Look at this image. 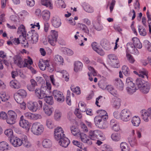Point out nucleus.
<instances>
[{
  "mask_svg": "<svg viewBox=\"0 0 151 151\" xmlns=\"http://www.w3.org/2000/svg\"><path fill=\"white\" fill-rule=\"evenodd\" d=\"M8 114L9 117H12L15 119H17V114L12 110H10L8 111Z\"/></svg>",
  "mask_w": 151,
  "mask_h": 151,
  "instance_id": "nucleus-58",
  "label": "nucleus"
},
{
  "mask_svg": "<svg viewBox=\"0 0 151 151\" xmlns=\"http://www.w3.org/2000/svg\"><path fill=\"white\" fill-rule=\"evenodd\" d=\"M54 60L56 63H60V64L63 63V59L62 57L57 55H55Z\"/></svg>",
  "mask_w": 151,
  "mask_h": 151,
  "instance_id": "nucleus-53",
  "label": "nucleus"
},
{
  "mask_svg": "<svg viewBox=\"0 0 151 151\" xmlns=\"http://www.w3.org/2000/svg\"><path fill=\"white\" fill-rule=\"evenodd\" d=\"M51 22L53 26L56 28L59 27L61 24L60 18L59 17L56 16L52 18Z\"/></svg>",
  "mask_w": 151,
  "mask_h": 151,
  "instance_id": "nucleus-17",
  "label": "nucleus"
},
{
  "mask_svg": "<svg viewBox=\"0 0 151 151\" xmlns=\"http://www.w3.org/2000/svg\"><path fill=\"white\" fill-rule=\"evenodd\" d=\"M97 112L99 114V116L101 117L103 119V120H106L108 118V116L106 112L102 109L99 110L97 111Z\"/></svg>",
  "mask_w": 151,
  "mask_h": 151,
  "instance_id": "nucleus-21",
  "label": "nucleus"
},
{
  "mask_svg": "<svg viewBox=\"0 0 151 151\" xmlns=\"http://www.w3.org/2000/svg\"><path fill=\"white\" fill-rule=\"evenodd\" d=\"M51 33V34L48 37V40L50 44L54 46L55 45V43L57 40L58 33L57 31L55 30H52Z\"/></svg>",
  "mask_w": 151,
  "mask_h": 151,
  "instance_id": "nucleus-8",
  "label": "nucleus"
},
{
  "mask_svg": "<svg viewBox=\"0 0 151 151\" xmlns=\"http://www.w3.org/2000/svg\"><path fill=\"white\" fill-rule=\"evenodd\" d=\"M115 84L116 87L119 90L122 91L124 87V84L121 80L119 78L115 79Z\"/></svg>",
  "mask_w": 151,
  "mask_h": 151,
  "instance_id": "nucleus-23",
  "label": "nucleus"
},
{
  "mask_svg": "<svg viewBox=\"0 0 151 151\" xmlns=\"http://www.w3.org/2000/svg\"><path fill=\"white\" fill-rule=\"evenodd\" d=\"M61 114L60 112L58 110H56L55 112L54 118L56 120H58L61 117Z\"/></svg>",
  "mask_w": 151,
  "mask_h": 151,
  "instance_id": "nucleus-60",
  "label": "nucleus"
},
{
  "mask_svg": "<svg viewBox=\"0 0 151 151\" xmlns=\"http://www.w3.org/2000/svg\"><path fill=\"white\" fill-rule=\"evenodd\" d=\"M5 134L10 139H12L14 137L12 130L11 129H8L4 131Z\"/></svg>",
  "mask_w": 151,
  "mask_h": 151,
  "instance_id": "nucleus-44",
  "label": "nucleus"
},
{
  "mask_svg": "<svg viewBox=\"0 0 151 151\" xmlns=\"http://www.w3.org/2000/svg\"><path fill=\"white\" fill-rule=\"evenodd\" d=\"M43 109L45 113L47 115L50 116L52 114L53 109L51 106L45 105L44 106Z\"/></svg>",
  "mask_w": 151,
  "mask_h": 151,
  "instance_id": "nucleus-32",
  "label": "nucleus"
},
{
  "mask_svg": "<svg viewBox=\"0 0 151 151\" xmlns=\"http://www.w3.org/2000/svg\"><path fill=\"white\" fill-rule=\"evenodd\" d=\"M81 141L84 143H87L91 145L92 144V141L90 139L89 135L88 136L83 133H80L79 134Z\"/></svg>",
  "mask_w": 151,
  "mask_h": 151,
  "instance_id": "nucleus-14",
  "label": "nucleus"
},
{
  "mask_svg": "<svg viewBox=\"0 0 151 151\" xmlns=\"http://www.w3.org/2000/svg\"><path fill=\"white\" fill-rule=\"evenodd\" d=\"M46 124L47 127L50 129L53 128L54 126L53 122L50 119L47 120Z\"/></svg>",
  "mask_w": 151,
  "mask_h": 151,
  "instance_id": "nucleus-56",
  "label": "nucleus"
},
{
  "mask_svg": "<svg viewBox=\"0 0 151 151\" xmlns=\"http://www.w3.org/2000/svg\"><path fill=\"white\" fill-rule=\"evenodd\" d=\"M22 144L24 147L27 148L30 147L31 145L30 143L28 141L27 137L23 135L22 137Z\"/></svg>",
  "mask_w": 151,
  "mask_h": 151,
  "instance_id": "nucleus-31",
  "label": "nucleus"
},
{
  "mask_svg": "<svg viewBox=\"0 0 151 151\" xmlns=\"http://www.w3.org/2000/svg\"><path fill=\"white\" fill-rule=\"evenodd\" d=\"M58 72L62 74V77L64 79L65 81H69V74L66 70H60Z\"/></svg>",
  "mask_w": 151,
  "mask_h": 151,
  "instance_id": "nucleus-42",
  "label": "nucleus"
},
{
  "mask_svg": "<svg viewBox=\"0 0 151 151\" xmlns=\"http://www.w3.org/2000/svg\"><path fill=\"white\" fill-rule=\"evenodd\" d=\"M44 100L46 102L50 105H52L54 103V101L52 96H46L44 97Z\"/></svg>",
  "mask_w": 151,
  "mask_h": 151,
  "instance_id": "nucleus-39",
  "label": "nucleus"
},
{
  "mask_svg": "<svg viewBox=\"0 0 151 151\" xmlns=\"http://www.w3.org/2000/svg\"><path fill=\"white\" fill-rule=\"evenodd\" d=\"M141 115L142 119L146 122L148 121V117H149L150 113L148 112V109L146 110H142L141 111Z\"/></svg>",
  "mask_w": 151,
  "mask_h": 151,
  "instance_id": "nucleus-26",
  "label": "nucleus"
},
{
  "mask_svg": "<svg viewBox=\"0 0 151 151\" xmlns=\"http://www.w3.org/2000/svg\"><path fill=\"white\" fill-rule=\"evenodd\" d=\"M59 144L63 147H67L70 143V141L68 138L64 137L59 140Z\"/></svg>",
  "mask_w": 151,
  "mask_h": 151,
  "instance_id": "nucleus-16",
  "label": "nucleus"
},
{
  "mask_svg": "<svg viewBox=\"0 0 151 151\" xmlns=\"http://www.w3.org/2000/svg\"><path fill=\"white\" fill-rule=\"evenodd\" d=\"M112 139L115 141H118L121 139V136L120 134L118 133H113L111 136Z\"/></svg>",
  "mask_w": 151,
  "mask_h": 151,
  "instance_id": "nucleus-41",
  "label": "nucleus"
},
{
  "mask_svg": "<svg viewBox=\"0 0 151 151\" xmlns=\"http://www.w3.org/2000/svg\"><path fill=\"white\" fill-rule=\"evenodd\" d=\"M112 105L113 107L116 109H119L121 106V100L120 99L116 98L113 100Z\"/></svg>",
  "mask_w": 151,
  "mask_h": 151,
  "instance_id": "nucleus-29",
  "label": "nucleus"
},
{
  "mask_svg": "<svg viewBox=\"0 0 151 151\" xmlns=\"http://www.w3.org/2000/svg\"><path fill=\"white\" fill-rule=\"evenodd\" d=\"M127 56L128 60L130 63H133L134 62L135 60L131 55L128 54L127 55Z\"/></svg>",
  "mask_w": 151,
  "mask_h": 151,
  "instance_id": "nucleus-64",
  "label": "nucleus"
},
{
  "mask_svg": "<svg viewBox=\"0 0 151 151\" xmlns=\"http://www.w3.org/2000/svg\"><path fill=\"white\" fill-rule=\"evenodd\" d=\"M51 84L46 82V85H42L41 89L36 88L35 90V96L39 99H42L45 97L47 92H49L51 88Z\"/></svg>",
  "mask_w": 151,
  "mask_h": 151,
  "instance_id": "nucleus-1",
  "label": "nucleus"
},
{
  "mask_svg": "<svg viewBox=\"0 0 151 151\" xmlns=\"http://www.w3.org/2000/svg\"><path fill=\"white\" fill-rule=\"evenodd\" d=\"M84 9L87 12L91 13L93 12V9L92 7L88 4H86L84 7Z\"/></svg>",
  "mask_w": 151,
  "mask_h": 151,
  "instance_id": "nucleus-61",
  "label": "nucleus"
},
{
  "mask_svg": "<svg viewBox=\"0 0 151 151\" xmlns=\"http://www.w3.org/2000/svg\"><path fill=\"white\" fill-rule=\"evenodd\" d=\"M42 101L39 100L37 102H30L27 105L28 109L31 111L35 112L37 110H40L42 108Z\"/></svg>",
  "mask_w": 151,
  "mask_h": 151,
  "instance_id": "nucleus-4",
  "label": "nucleus"
},
{
  "mask_svg": "<svg viewBox=\"0 0 151 151\" xmlns=\"http://www.w3.org/2000/svg\"><path fill=\"white\" fill-rule=\"evenodd\" d=\"M30 35V37H29V36L30 35L29 34H27L26 37L29 43L34 44L36 43L38 41V35L35 32L32 33V35L30 33H29Z\"/></svg>",
  "mask_w": 151,
  "mask_h": 151,
  "instance_id": "nucleus-13",
  "label": "nucleus"
},
{
  "mask_svg": "<svg viewBox=\"0 0 151 151\" xmlns=\"http://www.w3.org/2000/svg\"><path fill=\"white\" fill-rule=\"evenodd\" d=\"M10 19L11 21L14 22L17 25L20 24V20L18 16L12 15L10 17Z\"/></svg>",
  "mask_w": 151,
  "mask_h": 151,
  "instance_id": "nucleus-43",
  "label": "nucleus"
},
{
  "mask_svg": "<svg viewBox=\"0 0 151 151\" xmlns=\"http://www.w3.org/2000/svg\"><path fill=\"white\" fill-rule=\"evenodd\" d=\"M150 88L149 84L147 83H146L139 89L140 91L142 93L147 94L149 92Z\"/></svg>",
  "mask_w": 151,
  "mask_h": 151,
  "instance_id": "nucleus-25",
  "label": "nucleus"
},
{
  "mask_svg": "<svg viewBox=\"0 0 151 151\" xmlns=\"http://www.w3.org/2000/svg\"><path fill=\"white\" fill-rule=\"evenodd\" d=\"M101 45L105 50H109L111 48L109 42L106 39L102 40L100 43Z\"/></svg>",
  "mask_w": 151,
  "mask_h": 151,
  "instance_id": "nucleus-20",
  "label": "nucleus"
},
{
  "mask_svg": "<svg viewBox=\"0 0 151 151\" xmlns=\"http://www.w3.org/2000/svg\"><path fill=\"white\" fill-rule=\"evenodd\" d=\"M24 116L28 119L33 120H37L41 119L42 116L40 114H32L30 112H27L24 114Z\"/></svg>",
  "mask_w": 151,
  "mask_h": 151,
  "instance_id": "nucleus-12",
  "label": "nucleus"
},
{
  "mask_svg": "<svg viewBox=\"0 0 151 151\" xmlns=\"http://www.w3.org/2000/svg\"><path fill=\"white\" fill-rule=\"evenodd\" d=\"M127 49L129 52L135 47L134 44L131 42L128 43L127 44Z\"/></svg>",
  "mask_w": 151,
  "mask_h": 151,
  "instance_id": "nucleus-62",
  "label": "nucleus"
},
{
  "mask_svg": "<svg viewBox=\"0 0 151 151\" xmlns=\"http://www.w3.org/2000/svg\"><path fill=\"white\" fill-rule=\"evenodd\" d=\"M78 27L80 29L83 31L88 35L89 36H91L88 27L86 25L82 23H79Z\"/></svg>",
  "mask_w": 151,
  "mask_h": 151,
  "instance_id": "nucleus-24",
  "label": "nucleus"
},
{
  "mask_svg": "<svg viewBox=\"0 0 151 151\" xmlns=\"http://www.w3.org/2000/svg\"><path fill=\"white\" fill-rule=\"evenodd\" d=\"M18 33L22 34V36L25 35L26 34V32L25 31V27L23 25H21L18 27L17 31Z\"/></svg>",
  "mask_w": 151,
  "mask_h": 151,
  "instance_id": "nucleus-48",
  "label": "nucleus"
},
{
  "mask_svg": "<svg viewBox=\"0 0 151 151\" xmlns=\"http://www.w3.org/2000/svg\"><path fill=\"white\" fill-rule=\"evenodd\" d=\"M108 57L112 63L113 66L115 68L119 67V61L117 57L114 54H110L108 55Z\"/></svg>",
  "mask_w": 151,
  "mask_h": 151,
  "instance_id": "nucleus-10",
  "label": "nucleus"
},
{
  "mask_svg": "<svg viewBox=\"0 0 151 151\" xmlns=\"http://www.w3.org/2000/svg\"><path fill=\"white\" fill-rule=\"evenodd\" d=\"M103 84H104L105 86H102V84H100V87L103 89L107 90L108 91L110 92L113 90V87L111 85H107L106 83H104Z\"/></svg>",
  "mask_w": 151,
  "mask_h": 151,
  "instance_id": "nucleus-47",
  "label": "nucleus"
},
{
  "mask_svg": "<svg viewBox=\"0 0 151 151\" xmlns=\"http://www.w3.org/2000/svg\"><path fill=\"white\" fill-rule=\"evenodd\" d=\"M10 86L13 88L18 89L20 87V86L16 81H12L10 82Z\"/></svg>",
  "mask_w": 151,
  "mask_h": 151,
  "instance_id": "nucleus-45",
  "label": "nucleus"
},
{
  "mask_svg": "<svg viewBox=\"0 0 151 151\" xmlns=\"http://www.w3.org/2000/svg\"><path fill=\"white\" fill-rule=\"evenodd\" d=\"M83 64L80 62L77 61L74 63V70L77 72L81 70L83 67Z\"/></svg>",
  "mask_w": 151,
  "mask_h": 151,
  "instance_id": "nucleus-34",
  "label": "nucleus"
},
{
  "mask_svg": "<svg viewBox=\"0 0 151 151\" xmlns=\"http://www.w3.org/2000/svg\"><path fill=\"white\" fill-rule=\"evenodd\" d=\"M16 93L24 98H25L27 95V93L26 91L22 89L19 90Z\"/></svg>",
  "mask_w": 151,
  "mask_h": 151,
  "instance_id": "nucleus-51",
  "label": "nucleus"
},
{
  "mask_svg": "<svg viewBox=\"0 0 151 151\" xmlns=\"http://www.w3.org/2000/svg\"><path fill=\"white\" fill-rule=\"evenodd\" d=\"M71 91L77 94H80L81 93L80 88L78 87H74L73 86L70 87Z\"/></svg>",
  "mask_w": 151,
  "mask_h": 151,
  "instance_id": "nucleus-57",
  "label": "nucleus"
},
{
  "mask_svg": "<svg viewBox=\"0 0 151 151\" xmlns=\"http://www.w3.org/2000/svg\"><path fill=\"white\" fill-rule=\"evenodd\" d=\"M19 124L20 127L26 130L29 129V123L28 121L26 120H20Z\"/></svg>",
  "mask_w": 151,
  "mask_h": 151,
  "instance_id": "nucleus-22",
  "label": "nucleus"
},
{
  "mask_svg": "<svg viewBox=\"0 0 151 151\" xmlns=\"http://www.w3.org/2000/svg\"><path fill=\"white\" fill-rule=\"evenodd\" d=\"M30 82V84H29L27 85V88L29 91H34L35 90V87L37 85V83L34 79H31Z\"/></svg>",
  "mask_w": 151,
  "mask_h": 151,
  "instance_id": "nucleus-18",
  "label": "nucleus"
},
{
  "mask_svg": "<svg viewBox=\"0 0 151 151\" xmlns=\"http://www.w3.org/2000/svg\"><path fill=\"white\" fill-rule=\"evenodd\" d=\"M70 129L72 133L74 136L77 135L78 133H80L79 129L75 126H71L70 127Z\"/></svg>",
  "mask_w": 151,
  "mask_h": 151,
  "instance_id": "nucleus-55",
  "label": "nucleus"
},
{
  "mask_svg": "<svg viewBox=\"0 0 151 151\" xmlns=\"http://www.w3.org/2000/svg\"><path fill=\"white\" fill-rule=\"evenodd\" d=\"M44 128L43 126L38 122L34 123L31 128L32 132L36 135H39L43 132Z\"/></svg>",
  "mask_w": 151,
  "mask_h": 151,
  "instance_id": "nucleus-3",
  "label": "nucleus"
},
{
  "mask_svg": "<svg viewBox=\"0 0 151 151\" xmlns=\"http://www.w3.org/2000/svg\"><path fill=\"white\" fill-rule=\"evenodd\" d=\"M122 151H129L130 148L128 145L125 142H122L120 145Z\"/></svg>",
  "mask_w": 151,
  "mask_h": 151,
  "instance_id": "nucleus-38",
  "label": "nucleus"
},
{
  "mask_svg": "<svg viewBox=\"0 0 151 151\" xmlns=\"http://www.w3.org/2000/svg\"><path fill=\"white\" fill-rule=\"evenodd\" d=\"M145 83V81L140 78H138L136 80V85L139 88H140Z\"/></svg>",
  "mask_w": 151,
  "mask_h": 151,
  "instance_id": "nucleus-37",
  "label": "nucleus"
},
{
  "mask_svg": "<svg viewBox=\"0 0 151 151\" xmlns=\"http://www.w3.org/2000/svg\"><path fill=\"white\" fill-rule=\"evenodd\" d=\"M41 3L42 5L46 6L49 9H52L53 5L51 0H41Z\"/></svg>",
  "mask_w": 151,
  "mask_h": 151,
  "instance_id": "nucleus-28",
  "label": "nucleus"
},
{
  "mask_svg": "<svg viewBox=\"0 0 151 151\" xmlns=\"http://www.w3.org/2000/svg\"><path fill=\"white\" fill-rule=\"evenodd\" d=\"M42 15L43 19L47 21L49 20L50 17V12L47 10H44L42 12Z\"/></svg>",
  "mask_w": 151,
  "mask_h": 151,
  "instance_id": "nucleus-35",
  "label": "nucleus"
},
{
  "mask_svg": "<svg viewBox=\"0 0 151 151\" xmlns=\"http://www.w3.org/2000/svg\"><path fill=\"white\" fill-rule=\"evenodd\" d=\"M19 39H22V41H21V42L22 44V46L25 48L28 47L29 46L28 40L27 39L23 36H21Z\"/></svg>",
  "mask_w": 151,
  "mask_h": 151,
  "instance_id": "nucleus-36",
  "label": "nucleus"
},
{
  "mask_svg": "<svg viewBox=\"0 0 151 151\" xmlns=\"http://www.w3.org/2000/svg\"><path fill=\"white\" fill-rule=\"evenodd\" d=\"M100 132L98 130H90L89 132V137L91 140H95L99 139V137H101Z\"/></svg>",
  "mask_w": 151,
  "mask_h": 151,
  "instance_id": "nucleus-11",
  "label": "nucleus"
},
{
  "mask_svg": "<svg viewBox=\"0 0 151 151\" xmlns=\"http://www.w3.org/2000/svg\"><path fill=\"white\" fill-rule=\"evenodd\" d=\"M131 122L134 126H138L140 123V119L138 116H135L132 119Z\"/></svg>",
  "mask_w": 151,
  "mask_h": 151,
  "instance_id": "nucleus-30",
  "label": "nucleus"
},
{
  "mask_svg": "<svg viewBox=\"0 0 151 151\" xmlns=\"http://www.w3.org/2000/svg\"><path fill=\"white\" fill-rule=\"evenodd\" d=\"M14 98L18 104H21L23 102V98L16 93L14 95Z\"/></svg>",
  "mask_w": 151,
  "mask_h": 151,
  "instance_id": "nucleus-46",
  "label": "nucleus"
},
{
  "mask_svg": "<svg viewBox=\"0 0 151 151\" xmlns=\"http://www.w3.org/2000/svg\"><path fill=\"white\" fill-rule=\"evenodd\" d=\"M16 119L12 117H8V118L6 119V121L8 124H13L15 123Z\"/></svg>",
  "mask_w": 151,
  "mask_h": 151,
  "instance_id": "nucleus-59",
  "label": "nucleus"
},
{
  "mask_svg": "<svg viewBox=\"0 0 151 151\" xmlns=\"http://www.w3.org/2000/svg\"><path fill=\"white\" fill-rule=\"evenodd\" d=\"M28 59H25L24 60L20 56L16 55L14 58V63L20 68L24 67L26 62H28L29 64L32 65L33 63L32 59L29 56H28Z\"/></svg>",
  "mask_w": 151,
  "mask_h": 151,
  "instance_id": "nucleus-2",
  "label": "nucleus"
},
{
  "mask_svg": "<svg viewBox=\"0 0 151 151\" xmlns=\"http://www.w3.org/2000/svg\"><path fill=\"white\" fill-rule=\"evenodd\" d=\"M128 141L131 146L133 147L137 144V140L135 137H130L128 139Z\"/></svg>",
  "mask_w": 151,
  "mask_h": 151,
  "instance_id": "nucleus-49",
  "label": "nucleus"
},
{
  "mask_svg": "<svg viewBox=\"0 0 151 151\" xmlns=\"http://www.w3.org/2000/svg\"><path fill=\"white\" fill-rule=\"evenodd\" d=\"M52 96L55 101L61 103L65 101V97L63 93L57 90H54L52 91Z\"/></svg>",
  "mask_w": 151,
  "mask_h": 151,
  "instance_id": "nucleus-5",
  "label": "nucleus"
},
{
  "mask_svg": "<svg viewBox=\"0 0 151 151\" xmlns=\"http://www.w3.org/2000/svg\"><path fill=\"white\" fill-rule=\"evenodd\" d=\"M110 125L115 131H118L120 129L119 124L114 119L111 120Z\"/></svg>",
  "mask_w": 151,
  "mask_h": 151,
  "instance_id": "nucleus-19",
  "label": "nucleus"
},
{
  "mask_svg": "<svg viewBox=\"0 0 151 151\" xmlns=\"http://www.w3.org/2000/svg\"><path fill=\"white\" fill-rule=\"evenodd\" d=\"M0 98L2 101H5L8 100L9 96L6 95L5 92H2L0 94Z\"/></svg>",
  "mask_w": 151,
  "mask_h": 151,
  "instance_id": "nucleus-52",
  "label": "nucleus"
},
{
  "mask_svg": "<svg viewBox=\"0 0 151 151\" xmlns=\"http://www.w3.org/2000/svg\"><path fill=\"white\" fill-rule=\"evenodd\" d=\"M10 142L14 147H19L22 145V138L20 139L17 137H14L12 139H10Z\"/></svg>",
  "mask_w": 151,
  "mask_h": 151,
  "instance_id": "nucleus-15",
  "label": "nucleus"
},
{
  "mask_svg": "<svg viewBox=\"0 0 151 151\" xmlns=\"http://www.w3.org/2000/svg\"><path fill=\"white\" fill-rule=\"evenodd\" d=\"M138 27L140 35L142 36H145L147 34L145 29L140 25H139Z\"/></svg>",
  "mask_w": 151,
  "mask_h": 151,
  "instance_id": "nucleus-50",
  "label": "nucleus"
},
{
  "mask_svg": "<svg viewBox=\"0 0 151 151\" xmlns=\"http://www.w3.org/2000/svg\"><path fill=\"white\" fill-rule=\"evenodd\" d=\"M121 119L124 122H127L130 120L132 117L131 112L128 109H124L121 113Z\"/></svg>",
  "mask_w": 151,
  "mask_h": 151,
  "instance_id": "nucleus-7",
  "label": "nucleus"
},
{
  "mask_svg": "<svg viewBox=\"0 0 151 151\" xmlns=\"http://www.w3.org/2000/svg\"><path fill=\"white\" fill-rule=\"evenodd\" d=\"M93 27L98 31H100L103 29V27L99 22H97L96 25H93Z\"/></svg>",
  "mask_w": 151,
  "mask_h": 151,
  "instance_id": "nucleus-63",
  "label": "nucleus"
},
{
  "mask_svg": "<svg viewBox=\"0 0 151 151\" xmlns=\"http://www.w3.org/2000/svg\"><path fill=\"white\" fill-rule=\"evenodd\" d=\"M8 144L5 142L3 141L0 142V150L4 151L8 148Z\"/></svg>",
  "mask_w": 151,
  "mask_h": 151,
  "instance_id": "nucleus-40",
  "label": "nucleus"
},
{
  "mask_svg": "<svg viewBox=\"0 0 151 151\" xmlns=\"http://www.w3.org/2000/svg\"><path fill=\"white\" fill-rule=\"evenodd\" d=\"M94 122L96 126L100 128L105 129L107 127L106 120H103L102 118L99 116L95 117Z\"/></svg>",
  "mask_w": 151,
  "mask_h": 151,
  "instance_id": "nucleus-6",
  "label": "nucleus"
},
{
  "mask_svg": "<svg viewBox=\"0 0 151 151\" xmlns=\"http://www.w3.org/2000/svg\"><path fill=\"white\" fill-rule=\"evenodd\" d=\"M122 70L123 73L126 76H128L130 74L129 68L126 65H124L122 66Z\"/></svg>",
  "mask_w": 151,
  "mask_h": 151,
  "instance_id": "nucleus-54",
  "label": "nucleus"
},
{
  "mask_svg": "<svg viewBox=\"0 0 151 151\" xmlns=\"http://www.w3.org/2000/svg\"><path fill=\"white\" fill-rule=\"evenodd\" d=\"M54 133L55 138L57 141H58L60 139L65 137L64 131L60 127L58 126L55 128Z\"/></svg>",
  "mask_w": 151,
  "mask_h": 151,
  "instance_id": "nucleus-9",
  "label": "nucleus"
},
{
  "mask_svg": "<svg viewBox=\"0 0 151 151\" xmlns=\"http://www.w3.org/2000/svg\"><path fill=\"white\" fill-rule=\"evenodd\" d=\"M42 144L43 146L46 148L50 147L52 145L51 141L48 139H44L42 142Z\"/></svg>",
  "mask_w": 151,
  "mask_h": 151,
  "instance_id": "nucleus-33",
  "label": "nucleus"
},
{
  "mask_svg": "<svg viewBox=\"0 0 151 151\" xmlns=\"http://www.w3.org/2000/svg\"><path fill=\"white\" fill-rule=\"evenodd\" d=\"M48 61V60H42L39 61L38 65L41 70H44L46 69Z\"/></svg>",
  "mask_w": 151,
  "mask_h": 151,
  "instance_id": "nucleus-27",
  "label": "nucleus"
}]
</instances>
